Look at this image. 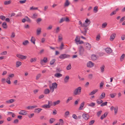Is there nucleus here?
I'll return each instance as SVG.
<instances>
[{
	"label": "nucleus",
	"mask_w": 125,
	"mask_h": 125,
	"mask_svg": "<svg viewBox=\"0 0 125 125\" xmlns=\"http://www.w3.org/2000/svg\"><path fill=\"white\" fill-rule=\"evenodd\" d=\"M58 85L55 82L52 84V86H50V92L52 93L54 91V89L57 88Z\"/></svg>",
	"instance_id": "nucleus-1"
},
{
	"label": "nucleus",
	"mask_w": 125,
	"mask_h": 125,
	"mask_svg": "<svg viewBox=\"0 0 125 125\" xmlns=\"http://www.w3.org/2000/svg\"><path fill=\"white\" fill-rule=\"evenodd\" d=\"M81 87H79L76 89L74 91L73 94L75 95H79L81 93Z\"/></svg>",
	"instance_id": "nucleus-2"
},
{
	"label": "nucleus",
	"mask_w": 125,
	"mask_h": 125,
	"mask_svg": "<svg viewBox=\"0 0 125 125\" xmlns=\"http://www.w3.org/2000/svg\"><path fill=\"white\" fill-rule=\"evenodd\" d=\"M91 22L90 20L88 19H86L85 21V22L83 23L82 25L83 27H86L90 24Z\"/></svg>",
	"instance_id": "nucleus-3"
},
{
	"label": "nucleus",
	"mask_w": 125,
	"mask_h": 125,
	"mask_svg": "<svg viewBox=\"0 0 125 125\" xmlns=\"http://www.w3.org/2000/svg\"><path fill=\"white\" fill-rule=\"evenodd\" d=\"M70 57V55L66 54H63L61 55L59 57V58L62 59H64L65 58H69Z\"/></svg>",
	"instance_id": "nucleus-4"
},
{
	"label": "nucleus",
	"mask_w": 125,
	"mask_h": 125,
	"mask_svg": "<svg viewBox=\"0 0 125 125\" xmlns=\"http://www.w3.org/2000/svg\"><path fill=\"white\" fill-rule=\"evenodd\" d=\"M84 49L82 46H81L79 48V54L82 56L83 54Z\"/></svg>",
	"instance_id": "nucleus-5"
},
{
	"label": "nucleus",
	"mask_w": 125,
	"mask_h": 125,
	"mask_svg": "<svg viewBox=\"0 0 125 125\" xmlns=\"http://www.w3.org/2000/svg\"><path fill=\"white\" fill-rule=\"evenodd\" d=\"M16 56L18 58L22 59H25L27 57V56H24L19 54H17Z\"/></svg>",
	"instance_id": "nucleus-6"
},
{
	"label": "nucleus",
	"mask_w": 125,
	"mask_h": 125,
	"mask_svg": "<svg viewBox=\"0 0 125 125\" xmlns=\"http://www.w3.org/2000/svg\"><path fill=\"white\" fill-rule=\"evenodd\" d=\"M82 117L83 119L86 120H87L89 117V116L88 114L85 113L83 114Z\"/></svg>",
	"instance_id": "nucleus-7"
},
{
	"label": "nucleus",
	"mask_w": 125,
	"mask_h": 125,
	"mask_svg": "<svg viewBox=\"0 0 125 125\" xmlns=\"http://www.w3.org/2000/svg\"><path fill=\"white\" fill-rule=\"evenodd\" d=\"M94 64L91 61L89 62L87 64V66L89 67L92 68L94 66Z\"/></svg>",
	"instance_id": "nucleus-8"
},
{
	"label": "nucleus",
	"mask_w": 125,
	"mask_h": 125,
	"mask_svg": "<svg viewBox=\"0 0 125 125\" xmlns=\"http://www.w3.org/2000/svg\"><path fill=\"white\" fill-rule=\"evenodd\" d=\"M85 47L86 49L90 50L91 48V45L90 43L87 42L85 43Z\"/></svg>",
	"instance_id": "nucleus-9"
},
{
	"label": "nucleus",
	"mask_w": 125,
	"mask_h": 125,
	"mask_svg": "<svg viewBox=\"0 0 125 125\" xmlns=\"http://www.w3.org/2000/svg\"><path fill=\"white\" fill-rule=\"evenodd\" d=\"M106 52L110 54L112 52L111 49L110 48H107L105 49Z\"/></svg>",
	"instance_id": "nucleus-10"
},
{
	"label": "nucleus",
	"mask_w": 125,
	"mask_h": 125,
	"mask_svg": "<svg viewBox=\"0 0 125 125\" xmlns=\"http://www.w3.org/2000/svg\"><path fill=\"white\" fill-rule=\"evenodd\" d=\"M19 113L20 115H26L27 114V111L23 110L21 111Z\"/></svg>",
	"instance_id": "nucleus-11"
},
{
	"label": "nucleus",
	"mask_w": 125,
	"mask_h": 125,
	"mask_svg": "<svg viewBox=\"0 0 125 125\" xmlns=\"http://www.w3.org/2000/svg\"><path fill=\"white\" fill-rule=\"evenodd\" d=\"M69 76H66L64 79V81L65 83H67L69 81Z\"/></svg>",
	"instance_id": "nucleus-12"
},
{
	"label": "nucleus",
	"mask_w": 125,
	"mask_h": 125,
	"mask_svg": "<svg viewBox=\"0 0 125 125\" xmlns=\"http://www.w3.org/2000/svg\"><path fill=\"white\" fill-rule=\"evenodd\" d=\"M41 108H36L35 109L34 112L37 113H39L42 110Z\"/></svg>",
	"instance_id": "nucleus-13"
},
{
	"label": "nucleus",
	"mask_w": 125,
	"mask_h": 125,
	"mask_svg": "<svg viewBox=\"0 0 125 125\" xmlns=\"http://www.w3.org/2000/svg\"><path fill=\"white\" fill-rule=\"evenodd\" d=\"M97 89H95L93 91L90 93L89 94V95H92L96 93L98 91Z\"/></svg>",
	"instance_id": "nucleus-14"
},
{
	"label": "nucleus",
	"mask_w": 125,
	"mask_h": 125,
	"mask_svg": "<svg viewBox=\"0 0 125 125\" xmlns=\"http://www.w3.org/2000/svg\"><path fill=\"white\" fill-rule=\"evenodd\" d=\"M116 35L115 34L113 33L112 34L110 37V40L111 41H113L114 39L115 36Z\"/></svg>",
	"instance_id": "nucleus-15"
},
{
	"label": "nucleus",
	"mask_w": 125,
	"mask_h": 125,
	"mask_svg": "<svg viewBox=\"0 0 125 125\" xmlns=\"http://www.w3.org/2000/svg\"><path fill=\"white\" fill-rule=\"evenodd\" d=\"M60 102V100H58L57 101L54 102L53 103V105L54 106H55L56 105L58 104Z\"/></svg>",
	"instance_id": "nucleus-16"
},
{
	"label": "nucleus",
	"mask_w": 125,
	"mask_h": 125,
	"mask_svg": "<svg viewBox=\"0 0 125 125\" xmlns=\"http://www.w3.org/2000/svg\"><path fill=\"white\" fill-rule=\"evenodd\" d=\"M41 28H38L37 30V34L38 35L40 34L41 32Z\"/></svg>",
	"instance_id": "nucleus-17"
},
{
	"label": "nucleus",
	"mask_w": 125,
	"mask_h": 125,
	"mask_svg": "<svg viewBox=\"0 0 125 125\" xmlns=\"http://www.w3.org/2000/svg\"><path fill=\"white\" fill-rule=\"evenodd\" d=\"M105 97V94L104 93H103L102 94L99 96V98L102 99L104 98Z\"/></svg>",
	"instance_id": "nucleus-18"
},
{
	"label": "nucleus",
	"mask_w": 125,
	"mask_h": 125,
	"mask_svg": "<svg viewBox=\"0 0 125 125\" xmlns=\"http://www.w3.org/2000/svg\"><path fill=\"white\" fill-rule=\"evenodd\" d=\"M91 58L92 60H95L97 59V57L96 56L94 55H92L91 56Z\"/></svg>",
	"instance_id": "nucleus-19"
},
{
	"label": "nucleus",
	"mask_w": 125,
	"mask_h": 125,
	"mask_svg": "<svg viewBox=\"0 0 125 125\" xmlns=\"http://www.w3.org/2000/svg\"><path fill=\"white\" fill-rule=\"evenodd\" d=\"M70 4V2L68 0H66L64 6L65 7H68Z\"/></svg>",
	"instance_id": "nucleus-20"
},
{
	"label": "nucleus",
	"mask_w": 125,
	"mask_h": 125,
	"mask_svg": "<svg viewBox=\"0 0 125 125\" xmlns=\"http://www.w3.org/2000/svg\"><path fill=\"white\" fill-rule=\"evenodd\" d=\"M62 40V35L60 34L58 36V41L59 42L61 41Z\"/></svg>",
	"instance_id": "nucleus-21"
},
{
	"label": "nucleus",
	"mask_w": 125,
	"mask_h": 125,
	"mask_svg": "<svg viewBox=\"0 0 125 125\" xmlns=\"http://www.w3.org/2000/svg\"><path fill=\"white\" fill-rule=\"evenodd\" d=\"M36 41L35 39V37H32L31 39V41L32 43L33 44H35V41Z\"/></svg>",
	"instance_id": "nucleus-22"
},
{
	"label": "nucleus",
	"mask_w": 125,
	"mask_h": 125,
	"mask_svg": "<svg viewBox=\"0 0 125 125\" xmlns=\"http://www.w3.org/2000/svg\"><path fill=\"white\" fill-rule=\"evenodd\" d=\"M42 107L44 108H50V106L48 104H46L43 105L42 106Z\"/></svg>",
	"instance_id": "nucleus-23"
},
{
	"label": "nucleus",
	"mask_w": 125,
	"mask_h": 125,
	"mask_svg": "<svg viewBox=\"0 0 125 125\" xmlns=\"http://www.w3.org/2000/svg\"><path fill=\"white\" fill-rule=\"evenodd\" d=\"M62 76V75L60 73H56L54 74V76L57 78H59Z\"/></svg>",
	"instance_id": "nucleus-24"
},
{
	"label": "nucleus",
	"mask_w": 125,
	"mask_h": 125,
	"mask_svg": "<svg viewBox=\"0 0 125 125\" xmlns=\"http://www.w3.org/2000/svg\"><path fill=\"white\" fill-rule=\"evenodd\" d=\"M2 26L4 28L6 29L7 27V26L6 23L5 22H4L2 24Z\"/></svg>",
	"instance_id": "nucleus-25"
},
{
	"label": "nucleus",
	"mask_w": 125,
	"mask_h": 125,
	"mask_svg": "<svg viewBox=\"0 0 125 125\" xmlns=\"http://www.w3.org/2000/svg\"><path fill=\"white\" fill-rule=\"evenodd\" d=\"M25 18L26 19V21L29 23H31V20L27 16H25Z\"/></svg>",
	"instance_id": "nucleus-26"
},
{
	"label": "nucleus",
	"mask_w": 125,
	"mask_h": 125,
	"mask_svg": "<svg viewBox=\"0 0 125 125\" xmlns=\"http://www.w3.org/2000/svg\"><path fill=\"white\" fill-rule=\"evenodd\" d=\"M80 37L78 36H77L75 40L76 42H78L80 41Z\"/></svg>",
	"instance_id": "nucleus-27"
},
{
	"label": "nucleus",
	"mask_w": 125,
	"mask_h": 125,
	"mask_svg": "<svg viewBox=\"0 0 125 125\" xmlns=\"http://www.w3.org/2000/svg\"><path fill=\"white\" fill-rule=\"evenodd\" d=\"M21 64V63L19 61H17L16 62V67H18Z\"/></svg>",
	"instance_id": "nucleus-28"
},
{
	"label": "nucleus",
	"mask_w": 125,
	"mask_h": 125,
	"mask_svg": "<svg viewBox=\"0 0 125 125\" xmlns=\"http://www.w3.org/2000/svg\"><path fill=\"white\" fill-rule=\"evenodd\" d=\"M84 105V102H83L81 104L79 108V110H81Z\"/></svg>",
	"instance_id": "nucleus-29"
},
{
	"label": "nucleus",
	"mask_w": 125,
	"mask_h": 125,
	"mask_svg": "<svg viewBox=\"0 0 125 125\" xmlns=\"http://www.w3.org/2000/svg\"><path fill=\"white\" fill-rule=\"evenodd\" d=\"M50 92V91L49 89H45L44 91V93L46 94H49Z\"/></svg>",
	"instance_id": "nucleus-30"
},
{
	"label": "nucleus",
	"mask_w": 125,
	"mask_h": 125,
	"mask_svg": "<svg viewBox=\"0 0 125 125\" xmlns=\"http://www.w3.org/2000/svg\"><path fill=\"white\" fill-rule=\"evenodd\" d=\"M43 61H44V62L46 63L47 62H48V59L46 57H44L43 58V60H41V63H42V62H43Z\"/></svg>",
	"instance_id": "nucleus-31"
},
{
	"label": "nucleus",
	"mask_w": 125,
	"mask_h": 125,
	"mask_svg": "<svg viewBox=\"0 0 125 125\" xmlns=\"http://www.w3.org/2000/svg\"><path fill=\"white\" fill-rule=\"evenodd\" d=\"M101 99H97L96 100V102L97 104H100L103 102V101Z\"/></svg>",
	"instance_id": "nucleus-32"
},
{
	"label": "nucleus",
	"mask_w": 125,
	"mask_h": 125,
	"mask_svg": "<svg viewBox=\"0 0 125 125\" xmlns=\"http://www.w3.org/2000/svg\"><path fill=\"white\" fill-rule=\"evenodd\" d=\"M73 97L72 96H70L68 97L67 100L66 101V103H68L69 101L73 99Z\"/></svg>",
	"instance_id": "nucleus-33"
},
{
	"label": "nucleus",
	"mask_w": 125,
	"mask_h": 125,
	"mask_svg": "<svg viewBox=\"0 0 125 125\" xmlns=\"http://www.w3.org/2000/svg\"><path fill=\"white\" fill-rule=\"evenodd\" d=\"M15 100L14 99H11L7 101L6 102L8 103H11L13 102Z\"/></svg>",
	"instance_id": "nucleus-34"
},
{
	"label": "nucleus",
	"mask_w": 125,
	"mask_h": 125,
	"mask_svg": "<svg viewBox=\"0 0 125 125\" xmlns=\"http://www.w3.org/2000/svg\"><path fill=\"white\" fill-rule=\"evenodd\" d=\"M29 42L27 40H26L23 42L22 44L24 46H26L29 44Z\"/></svg>",
	"instance_id": "nucleus-35"
},
{
	"label": "nucleus",
	"mask_w": 125,
	"mask_h": 125,
	"mask_svg": "<svg viewBox=\"0 0 125 125\" xmlns=\"http://www.w3.org/2000/svg\"><path fill=\"white\" fill-rule=\"evenodd\" d=\"M38 17V14L36 13L34 14L33 16L31 17L33 19L36 18Z\"/></svg>",
	"instance_id": "nucleus-36"
},
{
	"label": "nucleus",
	"mask_w": 125,
	"mask_h": 125,
	"mask_svg": "<svg viewBox=\"0 0 125 125\" xmlns=\"http://www.w3.org/2000/svg\"><path fill=\"white\" fill-rule=\"evenodd\" d=\"M104 65H102L100 67V69L101 70V72L103 73L104 71Z\"/></svg>",
	"instance_id": "nucleus-37"
},
{
	"label": "nucleus",
	"mask_w": 125,
	"mask_h": 125,
	"mask_svg": "<svg viewBox=\"0 0 125 125\" xmlns=\"http://www.w3.org/2000/svg\"><path fill=\"white\" fill-rule=\"evenodd\" d=\"M125 57V54H123L121 56L120 58V60L122 61L124 60V58Z\"/></svg>",
	"instance_id": "nucleus-38"
},
{
	"label": "nucleus",
	"mask_w": 125,
	"mask_h": 125,
	"mask_svg": "<svg viewBox=\"0 0 125 125\" xmlns=\"http://www.w3.org/2000/svg\"><path fill=\"white\" fill-rule=\"evenodd\" d=\"M56 71L57 72L61 71L62 70V69L60 67H57L56 69Z\"/></svg>",
	"instance_id": "nucleus-39"
},
{
	"label": "nucleus",
	"mask_w": 125,
	"mask_h": 125,
	"mask_svg": "<svg viewBox=\"0 0 125 125\" xmlns=\"http://www.w3.org/2000/svg\"><path fill=\"white\" fill-rule=\"evenodd\" d=\"M37 60V58H32L31 59V62H35Z\"/></svg>",
	"instance_id": "nucleus-40"
},
{
	"label": "nucleus",
	"mask_w": 125,
	"mask_h": 125,
	"mask_svg": "<svg viewBox=\"0 0 125 125\" xmlns=\"http://www.w3.org/2000/svg\"><path fill=\"white\" fill-rule=\"evenodd\" d=\"M11 2V0L7 1L4 2V4L5 5H8L10 4Z\"/></svg>",
	"instance_id": "nucleus-41"
},
{
	"label": "nucleus",
	"mask_w": 125,
	"mask_h": 125,
	"mask_svg": "<svg viewBox=\"0 0 125 125\" xmlns=\"http://www.w3.org/2000/svg\"><path fill=\"white\" fill-rule=\"evenodd\" d=\"M64 45L63 43L62 42L61 43V45L60 47V50H62L64 49Z\"/></svg>",
	"instance_id": "nucleus-42"
},
{
	"label": "nucleus",
	"mask_w": 125,
	"mask_h": 125,
	"mask_svg": "<svg viewBox=\"0 0 125 125\" xmlns=\"http://www.w3.org/2000/svg\"><path fill=\"white\" fill-rule=\"evenodd\" d=\"M95 105V104L94 103H92L88 104V106L92 107H94Z\"/></svg>",
	"instance_id": "nucleus-43"
},
{
	"label": "nucleus",
	"mask_w": 125,
	"mask_h": 125,
	"mask_svg": "<svg viewBox=\"0 0 125 125\" xmlns=\"http://www.w3.org/2000/svg\"><path fill=\"white\" fill-rule=\"evenodd\" d=\"M107 102H105L104 103H102L101 104L100 106H104L106 105H107Z\"/></svg>",
	"instance_id": "nucleus-44"
},
{
	"label": "nucleus",
	"mask_w": 125,
	"mask_h": 125,
	"mask_svg": "<svg viewBox=\"0 0 125 125\" xmlns=\"http://www.w3.org/2000/svg\"><path fill=\"white\" fill-rule=\"evenodd\" d=\"M48 104L50 106V107H51V106L53 105L52 102V101H48Z\"/></svg>",
	"instance_id": "nucleus-45"
},
{
	"label": "nucleus",
	"mask_w": 125,
	"mask_h": 125,
	"mask_svg": "<svg viewBox=\"0 0 125 125\" xmlns=\"http://www.w3.org/2000/svg\"><path fill=\"white\" fill-rule=\"evenodd\" d=\"M55 61V59H52L50 62V64L51 65L53 64Z\"/></svg>",
	"instance_id": "nucleus-46"
},
{
	"label": "nucleus",
	"mask_w": 125,
	"mask_h": 125,
	"mask_svg": "<svg viewBox=\"0 0 125 125\" xmlns=\"http://www.w3.org/2000/svg\"><path fill=\"white\" fill-rule=\"evenodd\" d=\"M107 25V23L106 22H104L103 23L102 27L103 28H105Z\"/></svg>",
	"instance_id": "nucleus-47"
},
{
	"label": "nucleus",
	"mask_w": 125,
	"mask_h": 125,
	"mask_svg": "<svg viewBox=\"0 0 125 125\" xmlns=\"http://www.w3.org/2000/svg\"><path fill=\"white\" fill-rule=\"evenodd\" d=\"M55 121V119L53 118H51L50 119L49 122L51 124H52Z\"/></svg>",
	"instance_id": "nucleus-48"
},
{
	"label": "nucleus",
	"mask_w": 125,
	"mask_h": 125,
	"mask_svg": "<svg viewBox=\"0 0 125 125\" xmlns=\"http://www.w3.org/2000/svg\"><path fill=\"white\" fill-rule=\"evenodd\" d=\"M71 68V66L70 64H69L67 67V69L69 70Z\"/></svg>",
	"instance_id": "nucleus-49"
},
{
	"label": "nucleus",
	"mask_w": 125,
	"mask_h": 125,
	"mask_svg": "<svg viewBox=\"0 0 125 125\" xmlns=\"http://www.w3.org/2000/svg\"><path fill=\"white\" fill-rule=\"evenodd\" d=\"M98 7L97 6H95L94 9V11L95 13H96L98 11Z\"/></svg>",
	"instance_id": "nucleus-50"
},
{
	"label": "nucleus",
	"mask_w": 125,
	"mask_h": 125,
	"mask_svg": "<svg viewBox=\"0 0 125 125\" xmlns=\"http://www.w3.org/2000/svg\"><path fill=\"white\" fill-rule=\"evenodd\" d=\"M5 18V17L3 15H1L0 16V19L2 20H4Z\"/></svg>",
	"instance_id": "nucleus-51"
},
{
	"label": "nucleus",
	"mask_w": 125,
	"mask_h": 125,
	"mask_svg": "<svg viewBox=\"0 0 125 125\" xmlns=\"http://www.w3.org/2000/svg\"><path fill=\"white\" fill-rule=\"evenodd\" d=\"M94 120H91L89 123V125H92L94 124Z\"/></svg>",
	"instance_id": "nucleus-52"
},
{
	"label": "nucleus",
	"mask_w": 125,
	"mask_h": 125,
	"mask_svg": "<svg viewBox=\"0 0 125 125\" xmlns=\"http://www.w3.org/2000/svg\"><path fill=\"white\" fill-rule=\"evenodd\" d=\"M102 112V111L101 110H100L97 112V115L99 117L100 116Z\"/></svg>",
	"instance_id": "nucleus-53"
},
{
	"label": "nucleus",
	"mask_w": 125,
	"mask_h": 125,
	"mask_svg": "<svg viewBox=\"0 0 125 125\" xmlns=\"http://www.w3.org/2000/svg\"><path fill=\"white\" fill-rule=\"evenodd\" d=\"M65 20V18H62L59 21V23H62V22H63Z\"/></svg>",
	"instance_id": "nucleus-54"
},
{
	"label": "nucleus",
	"mask_w": 125,
	"mask_h": 125,
	"mask_svg": "<svg viewBox=\"0 0 125 125\" xmlns=\"http://www.w3.org/2000/svg\"><path fill=\"white\" fill-rule=\"evenodd\" d=\"M55 30L56 33H58L60 31V28L59 27H57Z\"/></svg>",
	"instance_id": "nucleus-55"
},
{
	"label": "nucleus",
	"mask_w": 125,
	"mask_h": 125,
	"mask_svg": "<svg viewBox=\"0 0 125 125\" xmlns=\"http://www.w3.org/2000/svg\"><path fill=\"white\" fill-rule=\"evenodd\" d=\"M41 76V74H37L36 76V80H38L39 79V78Z\"/></svg>",
	"instance_id": "nucleus-56"
},
{
	"label": "nucleus",
	"mask_w": 125,
	"mask_h": 125,
	"mask_svg": "<svg viewBox=\"0 0 125 125\" xmlns=\"http://www.w3.org/2000/svg\"><path fill=\"white\" fill-rule=\"evenodd\" d=\"M88 78L90 79H92L93 78V74H89L88 75Z\"/></svg>",
	"instance_id": "nucleus-57"
},
{
	"label": "nucleus",
	"mask_w": 125,
	"mask_h": 125,
	"mask_svg": "<svg viewBox=\"0 0 125 125\" xmlns=\"http://www.w3.org/2000/svg\"><path fill=\"white\" fill-rule=\"evenodd\" d=\"M7 52L6 51H4L0 53V54L1 55H5L7 54Z\"/></svg>",
	"instance_id": "nucleus-58"
},
{
	"label": "nucleus",
	"mask_w": 125,
	"mask_h": 125,
	"mask_svg": "<svg viewBox=\"0 0 125 125\" xmlns=\"http://www.w3.org/2000/svg\"><path fill=\"white\" fill-rule=\"evenodd\" d=\"M72 117L74 119H77V117L76 115L75 114H73L72 115Z\"/></svg>",
	"instance_id": "nucleus-59"
},
{
	"label": "nucleus",
	"mask_w": 125,
	"mask_h": 125,
	"mask_svg": "<svg viewBox=\"0 0 125 125\" xmlns=\"http://www.w3.org/2000/svg\"><path fill=\"white\" fill-rule=\"evenodd\" d=\"M117 109H118V107H117L115 108H114L115 113V115L117 113Z\"/></svg>",
	"instance_id": "nucleus-60"
},
{
	"label": "nucleus",
	"mask_w": 125,
	"mask_h": 125,
	"mask_svg": "<svg viewBox=\"0 0 125 125\" xmlns=\"http://www.w3.org/2000/svg\"><path fill=\"white\" fill-rule=\"evenodd\" d=\"M26 1V0H24L20 1V2L21 4H23L25 3Z\"/></svg>",
	"instance_id": "nucleus-61"
},
{
	"label": "nucleus",
	"mask_w": 125,
	"mask_h": 125,
	"mask_svg": "<svg viewBox=\"0 0 125 125\" xmlns=\"http://www.w3.org/2000/svg\"><path fill=\"white\" fill-rule=\"evenodd\" d=\"M52 26L51 25H50L47 28V29L48 30H50L52 29Z\"/></svg>",
	"instance_id": "nucleus-62"
},
{
	"label": "nucleus",
	"mask_w": 125,
	"mask_h": 125,
	"mask_svg": "<svg viewBox=\"0 0 125 125\" xmlns=\"http://www.w3.org/2000/svg\"><path fill=\"white\" fill-rule=\"evenodd\" d=\"M100 36L99 35H98L96 37V40L97 41H98L100 40Z\"/></svg>",
	"instance_id": "nucleus-63"
},
{
	"label": "nucleus",
	"mask_w": 125,
	"mask_h": 125,
	"mask_svg": "<svg viewBox=\"0 0 125 125\" xmlns=\"http://www.w3.org/2000/svg\"><path fill=\"white\" fill-rule=\"evenodd\" d=\"M125 20V16H124L120 19V21L121 22H122Z\"/></svg>",
	"instance_id": "nucleus-64"
}]
</instances>
